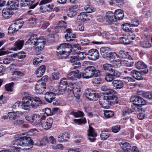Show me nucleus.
I'll use <instances>...</instances> for the list:
<instances>
[{
	"instance_id": "f257e3e1",
	"label": "nucleus",
	"mask_w": 152,
	"mask_h": 152,
	"mask_svg": "<svg viewBox=\"0 0 152 152\" xmlns=\"http://www.w3.org/2000/svg\"><path fill=\"white\" fill-rule=\"evenodd\" d=\"M99 102L103 108H108L110 105H112V103L113 104H118V98L116 95H100L99 97Z\"/></svg>"
},
{
	"instance_id": "f03ea898",
	"label": "nucleus",
	"mask_w": 152,
	"mask_h": 152,
	"mask_svg": "<svg viewBox=\"0 0 152 152\" xmlns=\"http://www.w3.org/2000/svg\"><path fill=\"white\" fill-rule=\"evenodd\" d=\"M101 72L93 66H88L85 68L84 72L82 73L83 78L89 79L94 76L98 77L101 75Z\"/></svg>"
},
{
	"instance_id": "7ed1b4c3",
	"label": "nucleus",
	"mask_w": 152,
	"mask_h": 152,
	"mask_svg": "<svg viewBox=\"0 0 152 152\" xmlns=\"http://www.w3.org/2000/svg\"><path fill=\"white\" fill-rule=\"evenodd\" d=\"M16 138L14 144L17 146L30 147L31 145L34 144L33 140L30 137L26 136L21 137L20 135Z\"/></svg>"
},
{
	"instance_id": "20e7f679",
	"label": "nucleus",
	"mask_w": 152,
	"mask_h": 152,
	"mask_svg": "<svg viewBox=\"0 0 152 152\" xmlns=\"http://www.w3.org/2000/svg\"><path fill=\"white\" fill-rule=\"evenodd\" d=\"M100 53L102 57L107 59L118 58V56L116 53L112 52L110 50L109 48L107 47H101L100 49Z\"/></svg>"
},
{
	"instance_id": "39448f33",
	"label": "nucleus",
	"mask_w": 152,
	"mask_h": 152,
	"mask_svg": "<svg viewBox=\"0 0 152 152\" xmlns=\"http://www.w3.org/2000/svg\"><path fill=\"white\" fill-rule=\"evenodd\" d=\"M84 95L87 99L94 101L97 100L99 97L98 93L91 89L86 90Z\"/></svg>"
},
{
	"instance_id": "423d86ee",
	"label": "nucleus",
	"mask_w": 152,
	"mask_h": 152,
	"mask_svg": "<svg viewBox=\"0 0 152 152\" xmlns=\"http://www.w3.org/2000/svg\"><path fill=\"white\" fill-rule=\"evenodd\" d=\"M40 115L36 114L31 115V116H27L26 117V119L30 122L33 123L34 125L36 126H41L42 122L40 120Z\"/></svg>"
},
{
	"instance_id": "0eeeda50",
	"label": "nucleus",
	"mask_w": 152,
	"mask_h": 152,
	"mask_svg": "<svg viewBox=\"0 0 152 152\" xmlns=\"http://www.w3.org/2000/svg\"><path fill=\"white\" fill-rule=\"evenodd\" d=\"M130 100L131 102L133 103V104L138 105H144L147 104L146 101L138 95L132 96Z\"/></svg>"
},
{
	"instance_id": "6e6552de",
	"label": "nucleus",
	"mask_w": 152,
	"mask_h": 152,
	"mask_svg": "<svg viewBox=\"0 0 152 152\" xmlns=\"http://www.w3.org/2000/svg\"><path fill=\"white\" fill-rule=\"evenodd\" d=\"M87 57L89 59L95 61L99 58V53L96 49H91L87 52Z\"/></svg>"
},
{
	"instance_id": "1a4fd4ad",
	"label": "nucleus",
	"mask_w": 152,
	"mask_h": 152,
	"mask_svg": "<svg viewBox=\"0 0 152 152\" xmlns=\"http://www.w3.org/2000/svg\"><path fill=\"white\" fill-rule=\"evenodd\" d=\"M46 88V83L42 82L40 80L37 81V83L35 86L36 91L39 94H41Z\"/></svg>"
},
{
	"instance_id": "9d476101",
	"label": "nucleus",
	"mask_w": 152,
	"mask_h": 152,
	"mask_svg": "<svg viewBox=\"0 0 152 152\" xmlns=\"http://www.w3.org/2000/svg\"><path fill=\"white\" fill-rule=\"evenodd\" d=\"M88 132V140L91 142H94L96 140V137L97 136V134L95 132L94 129L92 126H89Z\"/></svg>"
},
{
	"instance_id": "9b49d317",
	"label": "nucleus",
	"mask_w": 152,
	"mask_h": 152,
	"mask_svg": "<svg viewBox=\"0 0 152 152\" xmlns=\"http://www.w3.org/2000/svg\"><path fill=\"white\" fill-rule=\"evenodd\" d=\"M22 100H24V103L23 104H28L27 102H28V100L29 101V103L31 102H32V101H34V102H36L39 103V104H40L41 103V100L39 98L37 97H31L30 96H26L24 97L22 99ZM30 104L28 102V104Z\"/></svg>"
},
{
	"instance_id": "f8f14e48",
	"label": "nucleus",
	"mask_w": 152,
	"mask_h": 152,
	"mask_svg": "<svg viewBox=\"0 0 152 152\" xmlns=\"http://www.w3.org/2000/svg\"><path fill=\"white\" fill-rule=\"evenodd\" d=\"M135 67L138 69H145V70L141 71L143 74H147L148 71V69L147 65L142 61H139L135 64Z\"/></svg>"
},
{
	"instance_id": "ddd939ff",
	"label": "nucleus",
	"mask_w": 152,
	"mask_h": 152,
	"mask_svg": "<svg viewBox=\"0 0 152 152\" xmlns=\"http://www.w3.org/2000/svg\"><path fill=\"white\" fill-rule=\"evenodd\" d=\"M106 15L107 22L108 24L111 25L117 21L114 13L111 11H108L106 13Z\"/></svg>"
},
{
	"instance_id": "4468645a",
	"label": "nucleus",
	"mask_w": 152,
	"mask_h": 152,
	"mask_svg": "<svg viewBox=\"0 0 152 152\" xmlns=\"http://www.w3.org/2000/svg\"><path fill=\"white\" fill-rule=\"evenodd\" d=\"M68 82L67 79L65 78H62L60 81L58 88L59 92H64L66 89Z\"/></svg>"
},
{
	"instance_id": "2eb2a0df",
	"label": "nucleus",
	"mask_w": 152,
	"mask_h": 152,
	"mask_svg": "<svg viewBox=\"0 0 152 152\" xmlns=\"http://www.w3.org/2000/svg\"><path fill=\"white\" fill-rule=\"evenodd\" d=\"M141 71L140 72L136 70H133L131 72V75L134 78L137 80H140L143 79V75Z\"/></svg>"
},
{
	"instance_id": "dca6fc26",
	"label": "nucleus",
	"mask_w": 152,
	"mask_h": 152,
	"mask_svg": "<svg viewBox=\"0 0 152 152\" xmlns=\"http://www.w3.org/2000/svg\"><path fill=\"white\" fill-rule=\"evenodd\" d=\"M34 45L35 49L37 51H39L42 50L44 47L45 44V41L42 38L38 40L37 42H36Z\"/></svg>"
},
{
	"instance_id": "f3484780",
	"label": "nucleus",
	"mask_w": 152,
	"mask_h": 152,
	"mask_svg": "<svg viewBox=\"0 0 152 152\" xmlns=\"http://www.w3.org/2000/svg\"><path fill=\"white\" fill-rule=\"evenodd\" d=\"M66 34L65 35V38L67 42H69L73 40L76 37L75 33H73L72 30L70 28L66 29Z\"/></svg>"
},
{
	"instance_id": "a211bd4d",
	"label": "nucleus",
	"mask_w": 152,
	"mask_h": 152,
	"mask_svg": "<svg viewBox=\"0 0 152 152\" xmlns=\"http://www.w3.org/2000/svg\"><path fill=\"white\" fill-rule=\"evenodd\" d=\"M53 122V119L51 118H49L45 121L42 122L41 126L45 129L48 130L52 127Z\"/></svg>"
},
{
	"instance_id": "6ab92c4d",
	"label": "nucleus",
	"mask_w": 152,
	"mask_h": 152,
	"mask_svg": "<svg viewBox=\"0 0 152 152\" xmlns=\"http://www.w3.org/2000/svg\"><path fill=\"white\" fill-rule=\"evenodd\" d=\"M13 10L10 7L4 8L2 10V16L5 19H8L13 14Z\"/></svg>"
},
{
	"instance_id": "aec40b11",
	"label": "nucleus",
	"mask_w": 152,
	"mask_h": 152,
	"mask_svg": "<svg viewBox=\"0 0 152 152\" xmlns=\"http://www.w3.org/2000/svg\"><path fill=\"white\" fill-rule=\"evenodd\" d=\"M70 50H64L56 51V55L59 59L66 58L70 55Z\"/></svg>"
},
{
	"instance_id": "412c9836",
	"label": "nucleus",
	"mask_w": 152,
	"mask_h": 152,
	"mask_svg": "<svg viewBox=\"0 0 152 152\" xmlns=\"http://www.w3.org/2000/svg\"><path fill=\"white\" fill-rule=\"evenodd\" d=\"M24 42V40L20 39H18L14 43V47L12 48L11 50L14 51H15L18 50H20L22 48Z\"/></svg>"
},
{
	"instance_id": "4be33fe9",
	"label": "nucleus",
	"mask_w": 152,
	"mask_h": 152,
	"mask_svg": "<svg viewBox=\"0 0 152 152\" xmlns=\"http://www.w3.org/2000/svg\"><path fill=\"white\" fill-rule=\"evenodd\" d=\"M32 102H31H31L29 103V101L28 100V102H27L28 103V102L29 103H30V104H23L24 103V100H22V103L21 105L22 108L26 110H29L30 106H31L33 108H36L39 106V103L36 102H34V101ZM27 104H28V103H27Z\"/></svg>"
},
{
	"instance_id": "5701e85b",
	"label": "nucleus",
	"mask_w": 152,
	"mask_h": 152,
	"mask_svg": "<svg viewBox=\"0 0 152 152\" xmlns=\"http://www.w3.org/2000/svg\"><path fill=\"white\" fill-rule=\"evenodd\" d=\"M19 0H9L7 1V5L10 7L12 10H16L18 7Z\"/></svg>"
},
{
	"instance_id": "b1692460",
	"label": "nucleus",
	"mask_w": 152,
	"mask_h": 152,
	"mask_svg": "<svg viewBox=\"0 0 152 152\" xmlns=\"http://www.w3.org/2000/svg\"><path fill=\"white\" fill-rule=\"evenodd\" d=\"M67 23L65 22L62 20L60 21L58 24V26L55 28V31H56L55 34L61 32L62 30L65 29Z\"/></svg>"
},
{
	"instance_id": "393cba45",
	"label": "nucleus",
	"mask_w": 152,
	"mask_h": 152,
	"mask_svg": "<svg viewBox=\"0 0 152 152\" xmlns=\"http://www.w3.org/2000/svg\"><path fill=\"white\" fill-rule=\"evenodd\" d=\"M70 61L73 65H76L74 67V69L80 67L81 64L80 62L79 59L77 56H71L70 58Z\"/></svg>"
},
{
	"instance_id": "a878e982",
	"label": "nucleus",
	"mask_w": 152,
	"mask_h": 152,
	"mask_svg": "<svg viewBox=\"0 0 152 152\" xmlns=\"http://www.w3.org/2000/svg\"><path fill=\"white\" fill-rule=\"evenodd\" d=\"M56 94L51 92H46L45 94V100L49 103H51L53 101H55Z\"/></svg>"
},
{
	"instance_id": "bb28decb",
	"label": "nucleus",
	"mask_w": 152,
	"mask_h": 152,
	"mask_svg": "<svg viewBox=\"0 0 152 152\" xmlns=\"http://www.w3.org/2000/svg\"><path fill=\"white\" fill-rule=\"evenodd\" d=\"M112 86L115 90L120 89L124 86V84L122 81L120 80H115L113 81Z\"/></svg>"
},
{
	"instance_id": "cd10ccee",
	"label": "nucleus",
	"mask_w": 152,
	"mask_h": 152,
	"mask_svg": "<svg viewBox=\"0 0 152 152\" xmlns=\"http://www.w3.org/2000/svg\"><path fill=\"white\" fill-rule=\"evenodd\" d=\"M101 90L105 92L104 94L107 96L115 95V94L116 93V92L114 90L109 88L108 87L105 85H103L101 87Z\"/></svg>"
},
{
	"instance_id": "c85d7f7f",
	"label": "nucleus",
	"mask_w": 152,
	"mask_h": 152,
	"mask_svg": "<svg viewBox=\"0 0 152 152\" xmlns=\"http://www.w3.org/2000/svg\"><path fill=\"white\" fill-rule=\"evenodd\" d=\"M43 37H40L38 38L37 34H34L30 36L27 42L30 45H34L36 44V42H37L39 39H40Z\"/></svg>"
},
{
	"instance_id": "c756f323",
	"label": "nucleus",
	"mask_w": 152,
	"mask_h": 152,
	"mask_svg": "<svg viewBox=\"0 0 152 152\" xmlns=\"http://www.w3.org/2000/svg\"><path fill=\"white\" fill-rule=\"evenodd\" d=\"M114 14L117 21L118 20H122L124 16V13L123 11L120 9L116 10Z\"/></svg>"
},
{
	"instance_id": "7c9ffc66",
	"label": "nucleus",
	"mask_w": 152,
	"mask_h": 152,
	"mask_svg": "<svg viewBox=\"0 0 152 152\" xmlns=\"http://www.w3.org/2000/svg\"><path fill=\"white\" fill-rule=\"evenodd\" d=\"M46 70V67L44 65L40 66L35 71V73L37 77H41L43 75Z\"/></svg>"
},
{
	"instance_id": "2f4dec72",
	"label": "nucleus",
	"mask_w": 152,
	"mask_h": 152,
	"mask_svg": "<svg viewBox=\"0 0 152 152\" xmlns=\"http://www.w3.org/2000/svg\"><path fill=\"white\" fill-rule=\"evenodd\" d=\"M81 49L80 45L78 44L72 45V47L69 50L70 51V53H72L73 54H77L80 52L79 50Z\"/></svg>"
},
{
	"instance_id": "473e14b6",
	"label": "nucleus",
	"mask_w": 152,
	"mask_h": 152,
	"mask_svg": "<svg viewBox=\"0 0 152 152\" xmlns=\"http://www.w3.org/2000/svg\"><path fill=\"white\" fill-rule=\"evenodd\" d=\"M72 47V45L69 43H64L60 44L58 45L57 48V50H69L70 48Z\"/></svg>"
},
{
	"instance_id": "72a5a7b5",
	"label": "nucleus",
	"mask_w": 152,
	"mask_h": 152,
	"mask_svg": "<svg viewBox=\"0 0 152 152\" xmlns=\"http://www.w3.org/2000/svg\"><path fill=\"white\" fill-rule=\"evenodd\" d=\"M132 113H136L137 112L142 111V108L141 106L138 105L133 104L131 106Z\"/></svg>"
},
{
	"instance_id": "f704fd0d",
	"label": "nucleus",
	"mask_w": 152,
	"mask_h": 152,
	"mask_svg": "<svg viewBox=\"0 0 152 152\" xmlns=\"http://www.w3.org/2000/svg\"><path fill=\"white\" fill-rule=\"evenodd\" d=\"M69 135L66 132L61 134L58 137L57 140L60 142L66 141V139L69 138Z\"/></svg>"
},
{
	"instance_id": "c9c22d12",
	"label": "nucleus",
	"mask_w": 152,
	"mask_h": 152,
	"mask_svg": "<svg viewBox=\"0 0 152 152\" xmlns=\"http://www.w3.org/2000/svg\"><path fill=\"white\" fill-rule=\"evenodd\" d=\"M121 147L122 149L125 152H130L131 150V146L130 144L127 142L121 143Z\"/></svg>"
},
{
	"instance_id": "e433bc0d",
	"label": "nucleus",
	"mask_w": 152,
	"mask_h": 152,
	"mask_svg": "<svg viewBox=\"0 0 152 152\" xmlns=\"http://www.w3.org/2000/svg\"><path fill=\"white\" fill-rule=\"evenodd\" d=\"M23 21L22 20H15V22L12 25V26H14L15 29L18 31L23 26Z\"/></svg>"
},
{
	"instance_id": "4c0bfd02",
	"label": "nucleus",
	"mask_w": 152,
	"mask_h": 152,
	"mask_svg": "<svg viewBox=\"0 0 152 152\" xmlns=\"http://www.w3.org/2000/svg\"><path fill=\"white\" fill-rule=\"evenodd\" d=\"M122 28L126 32H128L129 31H132V25L130 23H126L123 24L122 26Z\"/></svg>"
},
{
	"instance_id": "58836bf2",
	"label": "nucleus",
	"mask_w": 152,
	"mask_h": 152,
	"mask_svg": "<svg viewBox=\"0 0 152 152\" xmlns=\"http://www.w3.org/2000/svg\"><path fill=\"white\" fill-rule=\"evenodd\" d=\"M103 111L104 117L106 119L111 118L114 115V112L112 110H104Z\"/></svg>"
},
{
	"instance_id": "ea45409f",
	"label": "nucleus",
	"mask_w": 152,
	"mask_h": 152,
	"mask_svg": "<svg viewBox=\"0 0 152 152\" xmlns=\"http://www.w3.org/2000/svg\"><path fill=\"white\" fill-rule=\"evenodd\" d=\"M78 19L81 21L84 22L88 20V18L86 13L85 12H83L80 13L79 15H78Z\"/></svg>"
},
{
	"instance_id": "a19ab883",
	"label": "nucleus",
	"mask_w": 152,
	"mask_h": 152,
	"mask_svg": "<svg viewBox=\"0 0 152 152\" xmlns=\"http://www.w3.org/2000/svg\"><path fill=\"white\" fill-rule=\"evenodd\" d=\"M119 41L121 43L124 45L129 44L130 43V41L128 39L126 34L119 38Z\"/></svg>"
},
{
	"instance_id": "79ce46f5",
	"label": "nucleus",
	"mask_w": 152,
	"mask_h": 152,
	"mask_svg": "<svg viewBox=\"0 0 152 152\" xmlns=\"http://www.w3.org/2000/svg\"><path fill=\"white\" fill-rule=\"evenodd\" d=\"M68 87H69V88H68V92L71 94V93H73L75 91V88L77 89V85L75 83H70L68 85Z\"/></svg>"
},
{
	"instance_id": "37998d69",
	"label": "nucleus",
	"mask_w": 152,
	"mask_h": 152,
	"mask_svg": "<svg viewBox=\"0 0 152 152\" xmlns=\"http://www.w3.org/2000/svg\"><path fill=\"white\" fill-rule=\"evenodd\" d=\"M77 11L76 9L73 7L69 8L68 11L67 15L68 16L71 18L74 17L77 14Z\"/></svg>"
},
{
	"instance_id": "c03bdc74",
	"label": "nucleus",
	"mask_w": 152,
	"mask_h": 152,
	"mask_svg": "<svg viewBox=\"0 0 152 152\" xmlns=\"http://www.w3.org/2000/svg\"><path fill=\"white\" fill-rule=\"evenodd\" d=\"M14 85V83L13 82L6 84L5 86L6 91L8 92L13 91Z\"/></svg>"
},
{
	"instance_id": "a18cd8bd",
	"label": "nucleus",
	"mask_w": 152,
	"mask_h": 152,
	"mask_svg": "<svg viewBox=\"0 0 152 152\" xmlns=\"http://www.w3.org/2000/svg\"><path fill=\"white\" fill-rule=\"evenodd\" d=\"M103 68L104 69L107 71L113 72V66L110 64H105L103 65Z\"/></svg>"
},
{
	"instance_id": "49530a36",
	"label": "nucleus",
	"mask_w": 152,
	"mask_h": 152,
	"mask_svg": "<svg viewBox=\"0 0 152 152\" xmlns=\"http://www.w3.org/2000/svg\"><path fill=\"white\" fill-rule=\"evenodd\" d=\"M110 136V134L109 133L101 131L100 137L102 140H107Z\"/></svg>"
},
{
	"instance_id": "de8ad7c7",
	"label": "nucleus",
	"mask_w": 152,
	"mask_h": 152,
	"mask_svg": "<svg viewBox=\"0 0 152 152\" xmlns=\"http://www.w3.org/2000/svg\"><path fill=\"white\" fill-rule=\"evenodd\" d=\"M134 31L132 30V31H129V32L127 33L126 34V35L128 39L130 41V43L132 41V40H134L135 37V35L133 33Z\"/></svg>"
},
{
	"instance_id": "09e8293b",
	"label": "nucleus",
	"mask_w": 152,
	"mask_h": 152,
	"mask_svg": "<svg viewBox=\"0 0 152 152\" xmlns=\"http://www.w3.org/2000/svg\"><path fill=\"white\" fill-rule=\"evenodd\" d=\"M71 114L73 115L75 118L83 117L84 115L83 112L80 110L78 111L77 112H72Z\"/></svg>"
},
{
	"instance_id": "8fccbe9b",
	"label": "nucleus",
	"mask_w": 152,
	"mask_h": 152,
	"mask_svg": "<svg viewBox=\"0 0 152 152\" xmlns=\"http://www.w3.org/2000/svg\"><path fill=\"white\" fill-rule=\"evenodd\" d=\"M53 4H49L46 6V10H44V7L42 6H41L40 7V10L42 11H43L44 12H45L46 11L47 12H51L52 11L53 9Z\"/></svg>"
},
{
	"instance_id": "3c124183",
	"label": "nucleus",
	"mask_w": 152,
	"mask_h": 152,
	"mask_svg": "<svg viewBox=\"0 0 152 152\" xmlns=\"http://www.w3.org/2000/svg\"><path fill=\"white\" fill-rule=\"evenodd\" d=\"M84 9L86 11V12L90 13L96 11V9L90 5L86 6L84 7Z\"/></svg>"
},
{
	"instance_id": "603ef678",
	"label": "nucleus",
	"mask_w": 152,
	"mask_h": 152,
	"mask_svg": "<svg viewBox=\"0 0 152 152\" xmlns=\"http://www.w3.org/2000/svg\"><path fill=\"white\" fill-rule=\"evenodd\" d=\"M21 149V148L14 146L12 148L11 151L8 150H2L0 152H21L20 151Z\"/></svg>"
},
{
	"instance_id": "864d4df0",
	"label": "nucleus",
	"mask_w": 152,
	"mask_h": 152,
	"mask_svg": "<svg viewBox=\"0 0 152 152\" xmlns=\"http://www.w3.org/2000/svg\"><path fill=\"white\" fill-rule=\"evenodd\" d=\"M74 122L77 124L80 125L82 124H85L86 123V118H80L78 119H75L74 120Z\"/></svg>"
},
{
	"instance_id": "5fc2aeb1",
	"label": "nucleus",
	"mask_w": 152,
	"mask_h": 152,
	"mask_svg": "<svg viewBox=\"0 0 152 152\" xmlns=\"http://www.w3.org/2000/svg\"><path fill=\"white\" fill-rule=\"evenodd\" d=\"M143 97L149 100L152 99V93L149 92H144L142 93Z\"/></svg>"
},
{
	"instance_id": "6e6d98bb",
	"label": "nucleus",
	"mask_w": 152,
	"mask_h": 152,
	"mask_svg": "<svg viewBox=\"0 0 152 152\" xmlns=\"http://www.w3.org/2000/svg\"><path fill=\"white\" fill-rule=\"evenodd\" d=\"M112 131L114 133H117L119 132L121 129V126L120 125H117L113 126L111 127Z\"/></svg>"
},
{
	"instance_id": "4d7b16f0",
	"label": "nucleus",
	"mask_w": 152,
	"mask_h": 152,
	"mask_svg": "<svg viewBox=\"0 0 152 152\" xmlns=\"http://www.w3.org/2000/svg\"><path fill=\"white\" fill-rule=\"evenodd\" d=\"M105 80L107 82H110L112 81L114 79V77L113 74L110 73H108L105 76Z\"/></svg>"
},
{
	"instance_id": "13d9d810",
	"label": "nucleus",
	"mask_w": 152,
	"mask_h": 152,
	"mask_svg": "<svg viewBox=\"0 0 152 152\" xmlns=\"http://www.w3.org/2000/svg\"><path fill=\"white\" fill-rule=\"evenodd\" d=\"M14 26L11 25L8 29V33L9 34L12 35H13V34L15 32L17 31V30L15 29Z\"/></svg>"
},
{
	"instance_id": "bf43d9fd",
	"label": "nucleus",
	"mask_w": 152,
	"mask_h": 152,
	"mask_svg": "<svg viewBox=\"0 0 152 152\" xmlns=\"http://www.w3.org/2000/svg\"><path fill=\"white\" fill-rule=\"evenodd\" d=\"M66 77L69 80H75L74 71L70 72L67 75Z\"/></svg>"
},
{
	"instance_id": "052dcab7",
	"label": "nucleus",
	"mask_w": 152,
	"mask_h": 152,
	"mask_svg": "<svg viewBox=\"0 0 152 152\" xmlns=\"http://www.w3.org/2000/svg\"><path fill=\"white\" fill-rule=\"evenodd\" d=\"M121 60L120 58L117 60H113V66L115 67H119L121 65Z\"/></svg>"
},
{
	"instance_id": "680f3d73",
	"label": "nucleus",
	"mask_w": 152,
	"mask_h": 152,
	"mask_svg": "<svg viewBox=\"0 0 152 152\" xmlns=\"http://www.w3.org/2000/svg\"><path fill=\"white\" fill-rule=\"evenodd\" d=\"M112 5L116 4L118 6H122L124 4V0H115Z\"/></svg>"
},
{
	"instance_id": "e2e57ef3",
	"label": "nucleus",
	"mask_w": 152,
	"mask_h": 152,
	"mask_svg": "<svg viewBox=\"0 0 152 152\" xmlns=\"http://www.w3.org/2000/svg\"><path fill=\"white\" fill-rule=\"evenodd\" d=\"M75 91L73 93H71V94H73L75 97L77 99H80V96L79 94L78 93L81 92V90L80 89L78 88H75Z\"/></svg>"
},
{
	"instance_id": "0e129e2a",
	"label": "nucleus",
	"mask_w": 152,
	"mask_h": 152,
	"mask_svg": "<svg viewBox=\"0 0 152 152\" xmlns=\"http://www.w3.org/2000/svg\"><path fill=\"white\" fill-rule=\"evenodd\" d=\"M78 55V58L80 60H83L86 57L84 56H87V54L86 52H78L77 53Z\"/></svg>"
},
{
	"instance_id": "69168bd1",
	"label": "nucleus",
	"mask_w": 152,
	"mask_h": 152,
	"mask_svg": "<svg viewBox=\"0 0 152 152\" xmlns=\"http://www.w3.org/2000/svg\"><path fill=\"white\" fill-rule=\"evenodd\" d=\"M41 58L42 59H40L39 58H38L37 57L34 58L33 61V62L34 65H37L39 63H41L42 60V56H41Z\"/></svg>"
},
{
	"instance_id": "338daca9",
	"label": "nucleus",
	"mask_w": 152,
	"mask_h": 152,
	"mask_svg": "<svg viewBox=\"0 0 152 152\" xmlns=\"http://www.w3.org/2000/svg\"><path fill=\"white\" fill-rule=\"evenodd\" d=\"M131 113H132L131 108L130 109L127 107H124L123 111V114L124 116H125L127 114L129 115Z\"/></svg>"
},
{
	"instance_id": "774afa93",
	"label": "nucleus",
	"mask_w": 152,
	"mask_h": 152,
	"mask_svg": "<svg viewBox=\"0 0 152 152\" xmlns=\"http://www.w3.org/2000/svg\"><path fill=\"white\" fill-rule=\"evenodd\" d=\"M74 73L75 77V80H77V78L80 79L82 76V77L81 72L78 70H76L75 71H74Z\"/></svg>"
}]
</instances>
